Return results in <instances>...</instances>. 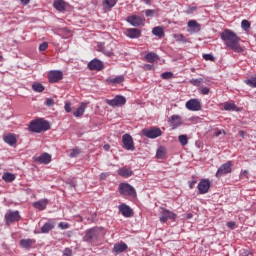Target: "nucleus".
Listing matches in <instances>:
<instances>
[{
	"mask_svg": "<svg viewBox=\"0 0 256 256\" xmlns=\"http://www.w3.org/2000/svg\"><path fill=\"white\" fill-rule=\"evenodd\" d=\"M106 103L110 107H123V105H125V103H127V99L122 95H117L113 99H110V100L107 99Z\"/></svg>",
	"mask_w": 256,
	"mask_h": 256,
	"instance_id": "7",
	"label": "nucleus"
},
{
	"mask_svg": "<svg viewBox=\"0 0 256 256\" xmlns=\"http://www.w3.org/2000/svg\"><path fill=\"white\" fill-rule=\"evenodd\" d=\"M166 154H167V150L165 149V147H159L156 151L157 159H163Z\"/></svg>",
	"mask_w": 256,
	"mask_h": 256,
	"instance_id": "36",
	"label": "nucleus"
},
{
	"mask_svg": "<svg viewBox=\"0 0 256 256\" xmlns=\"http://www.w3.org/2000/svg\"><path fill=\"white\" fill-rule=\"evenodd\" d=\"M49 47V44L47 42H43L39 45V51H45Z\"/></svg>",
	"mask_w": 256,
	"mask_h": 256,
	"instance_id": "50",
	"label": "nucleus"
},
{
	"mask_svg": "<svg viewBox=\"0 0 256 256\" xmlns=\"http://www.w3.org/2000/svg\"><path fill=\"white\" fill-rule=\"evenodd\" d=\"M85 109H87V103L82 102L80 106L73 112L74 117H83L85 114Z\"/></svg>",
	"mask_w": 256,
	"mask_h": 256,
	"instance_id": "25",
	"label": "nucleus"
},
{
	"mask_svg": "<svg viewBox=\"0 0 256 256\" xmlns=\"http://www.w3.org/2000/svg\"><path fill=\"white\" fill-rule=\"evenodd\" d=\"M5 143L13 147V145H17V138L14 136V134H7L3 137Z\"/></svg>",
	"mask_w": 256,
	"mask_h": 256,
	"instance_id": "27",
	"label": "nucleus"
},
{
	"mask_svg": "<svg viewBox=\"0 0 256 256\" xmlns=\"http://www.w3.org/2000/svg\"><path fill=\"white\" fill-rule=\"evenodd\" d=\"M58 227H59L60 229H69V224H68V223H65V222H60V223L58 224Z\"/></svg>",
	"mask_w": 256,
	"mask_h": 256,
	"instance_id": "52",
	"label": "nucleus"
},
{
	"mask_svg": "<svg viewBox=\"0 0 256 256\" xmlns=\"http://www.w3.org/2000/svg\"><path fill=\"white\" fill-rule=\"evenodd\" d=\"M168 123L172 127V129H177V127H181V125H182L181 116H179V115H172L168 119Z\"/></svg>",
	"mask_w": 256,
	"mask_h": 256,
	"instance_id": "20",
	"label": "nucleus"
},
{
	"mask_svg": "<svg viewBox=\"0 0 256 256\" xmlns=\"http://www.w3.org/2000/svg\"><path fill=\"white\" fill-rule=\"evenodd\" d=\"M97 237H99V229L90 228L85 232L84 241H86V243H91L93 239H97Z\"/></svg>",
	"mask_w": 256,
	"mask_h": 256,
	"instance_id": "13",
	"label": "nucleus"
},
{
	"mask_svg": "<svg viewBox=\"0 0 256 256\" xmlns=\"http://www.w3.org/2000/svg\"><path fill=\"white\" fill-rule=\"evenodd\" d=\"M63 255L64 256H73V250H71L70 248H65L63 251Z\"/></svg>",
	"mask_w": 256,
	"mask_h": 256,
	"instance_id": "47",
	"label": "nucleus"
},
{
	"mask_svg": "<svg viewBox=\"0 0 256 256\" xmlns=\"http://www.w3.org/2000/svg\"><path fill=\"white\" fill-rule=\"evenodd\" d=\"M195 11H197V7H190L188 13H193Z\"/></svg>",
	"mask_w": 256,
	"mask_h": 256,
	"instance_id": "58",
	"label": "nucleus"
},
{
	"mask_svg": "<svg viewBox=\"0 0 256 256\" xmlns=\"http://www.w3.org/2000/svg\"><path fill=\"white\" fill-rule=\"evenodd\" d=\"M224 110L225 111H238L237 105H235V103H225Z\"/></svg>",
	"mask_w": 256,
	"mask_h": 256,
	"instance_id": "37",
	"label": "nucleus"
},
{
	"mask_svg": "<svg viewBox=\"0 0 256 256\" xmlns=\"http://www.w3.org/2000/svg\"><path fill=\"white\" fill-rule=\"evenodd\" d=\"M79 153H81V150L80 149H73L71 152H70V157L71 158H75L77 157V155H79Z\"/></svg>",
	"mask_w": 256,
	"mask_h": 256,
	"instance_id": "44",
	"label": "nucleus"
},
{
	"mask_svg": "<svg viewBox=\"0 0 256 256\" xmlns=\"http://www.w3.org/2000/svg\"><path fill=\"white\" fill-rule=\"evenodd\" d=\"M221 135V130L215 132V137H219Z\"/></svg>",
	"mask_w": 256,
	"mask_h": 256,
	"instance_id": "60",
	"label": "nucleus"
},
{
	"mask_svg": "<svg viewBox=\"0 0 256 256\" xmlns=\"http://www.w3.org/2000/svg\"><path fill=\"white\" fill-rule=\"evenodd\" d=\"M178 140L183 147H185V145H187V143H189V140L187 139V135H180L178 137Z\"/></svg>",
	"mask_w": 256,
	"mask_h": 256,
	"instance_id": "41",
	"label": "nucleus"
},
{
	"mask_svg": "<svg viewBox=\"0 0 256 256\" xmlns=\"http://www.w3.org/2000/svg\"><path fill=\"white\" fill-rule=\"evenodd\" d=\"M187 26H188V33H199V31H201V24H199L197 21L195 20H190L188 21L187 23Z\"/></svg>",
	"mask_w": 256,
	"mask_h": 256,
	"instance_id": "18",
	"label": "nucleus"
},
{
	"mask_svg": "<svg viewBox=\"0 0 256 256\" xmlns=\"http://www.w3.org/2000/svg\"><path fill=\"white\" fill-rule=\"evenodd\" d=\"M226 226L229 229H235V222H233V221L227 222Z\"/></svg>",
	"mask_w": 256,
	"mask_h": 256,
	"instance_id": "54",
	"label": "nucleus"
},
{
	"mask_svg": "<svg viewBox=\"0 0 256 256\" xmlns=\"http://www.w3.org/2000/svg\"><path fill=\"white\" fill-rule=\"evenodd\" d=\"M152 35L158 37L159 39H163V37H165V32L161 26H156L152 29Z\"/></svg>",
	"mask_w": 256,
	"mask_h": 256,
	"instance_id": "28",
	"label": "nucleus"
},
{
	"mask_svg": "<svg viewBox=\"0 0 256 256\" xmlns=\"http://www.w3.org/2000/svg\"><path fill=\"white\" fill-rule=\"evenodd\" d=\"M50 128L49 123L41 118L29 124V131L32 133H43V131H49Z\"/></svg>",
	"mask_w": 256,
	"mask_h": 256,
	"instance_id": "2",
	"label": "nucleus"
},
{
	"mask_svg": "<svg viewBox=\"0 0 256 256\" xmlns=\"http://www.w3.org/2000/svg\"><path fill=\"white\" fill-rule=\"evenodd\" d=\"M248 175H249V171H247V170H242V171L240 172V179H245V177L248 178V177H247Z\"/></svg>",
	"mask_w": 256,
	"mask_h": 256,
	"instance_id": "51",
	"label": "nucleus"
},
{
	"mask_svg": "<svg viewBox=\"0 0 256 256\" xmlns=\"http://www.w3.org/2000/svg\"><path fill=\"white\" fill-rule=\"evenodd\" d=\"M36 161H38V163H42L43 165H49V163H51V154L44 152L37 157Z\"/></svg>",
	"mask_w": 256,
	"mask_h": 256,
	"instance_id": "24",
	"label": "nucleus"
},
{
	"mask_svg": "<svg viewBox=\"0 0 256 256\" xmlns=\"http://www.w3.org/2000/svg\"><path fill=\"white\" fill-rule=\"evenodd\" d=\"M190 83L194 87H201V83H203V78H192L190 80Z\"/></svg>",
	"mask_w": 256,
	"mask_h": 256,
	"instance_id": "39",
	"label": "nucleus"
},
{
	"mask_svg": "<svg viewBox=\"0 0 256 256\" xmlns=\"http://www.w3.org/2000/svg\"><path fill=\"white\" fill-rule=\"evenodd\" d=\"M173 38L179 43H187V38H185L183 34H174Z\"/></svg>",
	"mask_w": 256,
	"mask_h": 256,
	"instance_id": "38",
	"label": "nucleus"
},
{
	"mask_svg": "<svg viewBox=\"0 0 256 256\" xmlns=\"http://www.w3.org/2000/svg\"><path fill=\"white\" fill-rule=\"evenodd\" d=\"M233 167V162L227 161L226 163L222 164L217 172L216 177L219 179V177H223L224 175H228V173H231Z\"/></svg>",
	"mask_w": 256,
	"mask_h": 256,
	"instance_id": "6",
	"label": "nucleus"
},
{
	"mask_svg": "<svg viewBox=\"0 0 256 256\" xmlns=\"http://www.w3.org/2000/svg\"><path fill=\"white\" fill-rule=\"evenodd\" d=\"M20 1H21L22 5H29V2L31 0H20Z\"/></svg>",
	"mask_w": 256,
	"mask_h": 256,
	"instance_id": "59",
	"label": "nucleus"
},
{
	"mask_svg": "<svg viewBox=\"0 0 256 256\" xmlns=\"http://www.w3.org/2000/svg\"><path fill=\"white\" fill-rule=\"evenodd\" d=\"M53 105H55V100H53V98H48L46 100V106L47 107H53Z\"/></svg>",
	"mask_w": 256,
	"mask_h": 256,
	"instance_id": "49",
	"label": "nucleus"
},
{
	"mask_svg": "<svg viewBox=\"0 0 256 256\" xmlns=\"http://www.w3.org/2000/svg\"><path fill=\"white\" fill-rule=\"evenodd\" d=\"M162 79H173V73L172 72H164L161 74Z\"/></svg>",
	"mask_w": 256,
	"mask_h": 256,
	"instance_id": "43",
	"label": "nucleus"
},
{
	"mask_svg": "<svg viewBox=\"0 0 256 256\" xmlns=\"http://www.w3.org/2000/svg\"><path fill=\"white\" fill-rule=\"evenodd\" d=\"M118 175H120V177H131V175H133V170L129 169V168H120L118 170Z\"/></svg>",
	"mask_w": 256,
	"mask_h": 256,
	"instance_id": "30",
	"label": "nucleus"
},
{
	"mask_svg": "<svg viewBox=\"0 0 256 256\" xmlns=\"http://www.w3.org/2000/svg\"><path fill=\"white\" fill-rule=\"evenodd\" d=\"M203 59H205V61H215V57L212 54H204Z\"/></svg>",
	"mask_w": 256,
	"mask_h": 256,
	"instance_id": "45",
	"label": "nucleus"
},
{
	"mask_svg": "<svg viewBox=\"0 0 256 256\" xmlns=\"http://www.w3.org/2000/svg\"><path fill=\"white\" fill-rule=\"evenodd\" d=\"M241 27L244 31H248V29H251V23L248 20H242Z\"/></svg>",
	"mask_w": 256,
	"mask_h": 256,
	"instance_id": "42",
	"label": "nucleus"
},
{
	"mask_svg": "<svg viewBox=\"0 0 256 256\" xmlns=\"http://www.w3.org/2000/svg\"><path fill=\"white\" fill-rule=\"evenodd\" d=\"M245 84L248 85V87L256 88V77L245 80Z\"/></svg>",
	"mask_w": 256,
	"mask_h": 256,
	"instance_id": "40",
	"label": "nucleus"
},
{
	"mask_svg": "<svg viewBox=\"0 0 256 256\" xmlns=\"http://www.w3.org/2000/svg\"><path fill=\"white\" fill-rule=\"evenodd\" d=\"M53 7L57 10L63 13L65 9H67V3H65L63 0H55L53 3Z\"/></svg>",
	"mask_w": 256,
	"mask_h": 256,
	"instance_id": "26",
	"label": "nucleus"
},
{
	"mask_svg": "<svg viewBox=\"0 0 256 256\" xmlns=\"http://www.w3.org/2000/svg\"><path fill=\"white\" fill-rule=\"evenodd\" d=\"M109 83H112V85H119L125 81V77L123 75L116 76L115 78L108 79Z\"/></svg>",
	"mask_w": 256,
	"mask_h": 256,
	"instance_id": "32",
	"label": "nucleus"
},
{
	"mask_svg": "<svg viewBox=\"0 0 256 256\" xmlns=\"http://www.w3.org/2000/svg\"><path fill=\"white\" fill-rule=\"evenodd\" d=\"M170 219H177V214L168 209H163L160 214V223H167Z\"/></svg>",
	"mask_w": 256,
	"mask_h": 256,
	"instance_id": "14",
	"label": "nucleus"
},
{
	"mask_svg": "<svg viewBox=\"0 0 256 256\" xmlns=\"http://www.w3.org/2000/svg\"><path fill=\"white\" fill-rule=\"evenodd\" d=\"M2 179L6 181V183H11L12 181H15V174L6 172L3 174Z\"/></svg>",
	"mask_w": 256,
	"mask_h": 256,
	"instance_id": "35",
	"label": "nucleus"
},
{
	"mask_svg": "<svg viewBox=\"0 0 256 256\" xmlns=\"http://www.w3.org/2000/svg\"><path fill=\"white\" fill-rule=\"evenodd\" d=\"M118 190L120 195H123L124 197H136L137 195L135 188L129 183H120Z\"/></svg>",
	"mask_w": 256,
	"mask_h": 256,
	"instance_id": "3",
	"label": "nucleus"
},
{
	"mask_svg": "<svg viewBox=\"0 0 256 256\" xmlns=\"http://www.w3.org/2000/svg\"><path fill=\"white\" fill-rule=\"evenodd\" d=\"M220 39H222L224 45L228 49L234 51V53H243L244 49L239 44L241 38H239V36H237L233 30L225 29L222 31L220 34Z\"/></svg>",
	"mask_w": 256,
	"mask_h": 256,
	"instance_id": "1",
	"label": "nucleus"
},
{
	"mask_svg": "<svg viewBox=\"0 0 256 256\" xmlns=\"http://www.w3.org/2000/svg\"><path fill=\"white\" fill-rule=\"evenodd\" d=\"M4 219L6 221V225H11V223H15V221H19L21 219V215H19V211H11L9 210L5 216Z\"/></svg>",
	"mask_w": 256,
	"mask_h": 256,
	"instance_id": "10",
	"label": "nucleus"
},
{
	"mask_svg": "<svg viewBox=\"0 0 256 256\" xmlns=\"http://www.w3.org/2000/svg\"><path fill=\"white\" fill-rule=\"evenodd\" d=\"M210 188H211V182L209 181V179H202L197 185V189L200 195H205L209 193Z\"/></svg>",
	"mask_w": 256,
	"mask_h": 256,
	"instance_id": "12",
	"label": "nucleus"
},
{
	"mask_svg": "<svg viewBox=\"0 0 256 256\" xmlns=\"http://www.w3.org/2000/svg\"><path fill=\"white\" fill-rule=\"evenodd\" d=\"M209 91H210V89H209V87H201L200 88V93H201V95H209Z\"/></svg>",
	"mask_w": 256,
	"mask_h": 256,
	"instance_id": "46",
	"label": "nucleus"
},
{
	"mask_svg": "<svg viewBox=\"0 0 256 256\" xmlns=\"http://www.w3.org/2000/svg\"><path fill=\"white\" fill-rule=\"evenodd\" d=\"M63 79V72L60 70H52L48 73L49 83H57Z\"/></svg>",
	"mask_w": 256,
	"mask_h": 256,
	"instance_id": "15",
	"label": "nucleus"
},
{
	"mask_svg": "<svg viewBox=\"0 0 256 256\" xmlns=\"http://www.w3.org/2000/svg\"><path fill=\"white\" fill-rule=\"evenodd\" d=\"M238 134L242 137V139H245V135H246L245 131L240 130V131L238 132Z\"/></svg>",
	"mask_w": 256,
	"mask_h": 256,
	"instance_id": "57",
	"label": "nucleus"
},
{
	"mask_svg": "<svg viewBox=\"0 0 256 256\" xmlns=\"http://www.w3.org/2000/svg\"><path fill=\"white\" fill-rule=\"evenodd\" d=\"M64 109L66 113H71V103H66Z\"/></svg>",
	"mask_w": 256,
	"mask_h": 256,
	"instance_id": "53",
	"label": "nucleus"
},
{
	"mask_svg": "<svg viewBox=\"0 0 256 256\" xmlns=\"http://www.w3.org/2000/svg\"><path fill=\"white\" fill-rule=\"evenodd\" d=\"M0 61H3V56H0Z\"/></svg>",
	"mask_w": 256,
	"mask_h": 256,
	"instance_id": "63",
	"label": "nucleus"
},
{
	"mask_svg": "<svg viewBox=\"0 0 256 256\" xmlns=\"http://www.w3.org/2000/svg\"><path fill=\"white\" fill-rule=\"evenodd\" d=\"M123 149L126 151H135V145L133 144V137L130 134H124L122 136Z\"/></svg>",
	"mask_w": 256,
	"mask_h": 256,
	"instance_id": "8",
	"label": "nucleus"
},
{
	"mask_svg": "<svg viewBox=\"0 0 256 256\" xmlns=\"http://www.w3.org/2000/svg\"><path fill=\"white\" fill-rule=\"evenodd\" d=\"M77 184L75 182H72V187H75Z\"/></svg>",
	"mask_w": 256,
	"mask_h": 256,
	"instance_id": "62",
	"label": "nucleus"
},
{
	"mask_svg": "<svg viewBox=\"0 0 256 256\" xmlns=\"http://www.w3.org/2000/svg\"><path fill=\"white\" fill-rule=\"evenodd\" d=\"M144 68H145L147 71H151V70L153 69V65H151V64H146V65L144 66Z\"/></svg>",
	"mask_w": 256,
	"mask_h": 256,
	"instance_id": "55",
	"label": "nucleus"
},
{
	"mask_svg": "<svg viewBox=\"0 0 256 256\" xmlns=\"http://www.w3.org/2000/svg\"><path fill=\"white\" fill-rule=\"evenodd\" d=\"M145 59L148 63H157L159 61V56L154 52L146 54Z\"/></svg>",
	"mask_w": 256,
	"mask_h": 256,
	"instance_id": "29",
	"label": "nucleus"
},
{
	"mask_svg": "<svg viewBox=\"0 0 256 256\" xmlns=\"http://www.w3.org/2000/svg\"><path fill=\"white\" fill-rule=\"evenodd\" d=\"M118 211L126 219H129L131 218L132 215H134L133 208H131L129 205L125 203L119 204Z\"/></svg>",
	"mask_w": 256,
	"mask_h": 256,
	"instance_id": "11",
	"label": "nucleus"
},
{
	"mask_svg": "<svg viewBox=\"0 0 256 256\" xmlns=\"http://www.w3.org/2000/svg\"><path fill=\"white\" fill-rule=\"evenodd\" d=\"M143 136L147 137L148 139H157V137H161L163 135V132L161 131V128H150V129H144L142 130Z\"/></svg>",
	"mask_w": 256,
	"mask_h": 256,
	"instance_id": "4",
	"label": "nucleus"
},
{
	"mask_svg": "<svg viewBox=\"0 0 256 256\" xmlns=\"http://www.w3.org/2000/svg\"><path fill=\"white\" fill-rule=\"evenodd\" d=\"M129 249V246L125 242H118L114 244L113 251L116 255H121V253H125V251Z\"/></svg>",
	"mask_w": 256,
	"mask_h": 256,
	"instance_id": "22",
	"label": "nucleus"
},
{
	"mask_svg": "<svg viewBox=\"0 0 256 256\" xmlns=\"http://www.w3.org/2000/svg\"><path fill=\"white\" fill-rule=\"evenodd\" d=\"M191 71H195V68H191Z\"/></svg>",
	"mask_w": 256,
	"mask_h": 256,
	"instance_id": "64",
	"label": "nucleus"
},
{
	"mask_svg": "<svg viewBox=\"0 0 256 256\" xmlns=\"http://www.w3.org/2000/svg\"><path fill=\"white\" fill-rule=\"evenodd\" d=\"M185 107L188 111H201V100L192 98L186 102Z\"/></svg>",
	"mask_w": 256,
	"mask_h": 256,
	"instance_id": "9",
	"label": "nucleus"
},
{
	"mask_svg": "<svg viewBox=\"0 0 256 256\" xmlns=\"http://www.w3.org/2000/svg\"><path fill=\"white\" fill-rule=\"evenodd\" d=\"M87 67L90 69V71H101L104 64L101 60L95 58L88 63Z\"/></svg>",
	"mask_w": 256,
	"mask_h": 256,
	"instance_id": "16",
	"label": "nucleus"
},
{
	"mask_svg": "<svg viewBox=\"0 0 256 256\" xmlns=\"http://www.w3.org/2000/svg\"><path fill=\"white\" fill-rule=\"evenodd\" d=\"M19 245L20 247H22V249H26V251H29L30 249L33 248V245H35V239H21L19 241Z\"/></svg>",
	"mask_w": 256,
	"mask_h": 256,
	"instance_id": "21",
	"label": "nucleus"
},
{
	"mask_svg": "<svg viewBox=\"0 0 256 256\" xmlns=\"http://www.w3.org/2000/svg\"><path fill=\"white\" fill-rule=\"evenodd\" d=\"M52 229H55V223L46 222L41 227V233H49V231H52Z\"/></svg>",
	"mask_w": 256,
	"mask_h": 256,
	"instance_id": "31",
	"label": "nucleus"
},
{
	"mask_svg": "<svg viewBox=\"0 0 256 256\" xmlns=\"http://www.w3.org/2000/svg\"><path fill=\"white\" fill-rule=\"evenodd\" d=\"M126 37H129V39H139L141 37V30L138 28H128L125 32Z\"/></svg>",
	"mask_w": 256,
	"mask_h": 256,
	"instance_id": "19",
	"label": "nucleus"
},
{
	"mask_svg": "<svg viewBox=\"0 0 256 256\" xmlns=\"http://www.w3.org/2000/svg\"><path fill=\"white\" fill-rule=\"evenodd\" d=\"M49 205V200L47 198L40 199L36 202H33L32 207L38 211H45Z\"/></svg>",
	"mask_w": 256,
	"mask_h": 256,
	"instance_id": "17",
	"label": "nucleus"
},
{
	"mask_svg": "<svg viewBox=\"0 0 256 256\" xmlns=\"http://www.w3.org/2000/svg\"><path fill=\"white\" fill-rule=\"evenodd\" d=\"M99 51H101L104 55H106V57H113L114 55L113 48H107L100 45Z\"/></svg>",
	"mask_w": 256,
	"mask_h": 256,
	"instance_id": "33",
	"label": "nucleus"
},
{
	"mask_svg": "<svg viewBox=\"0 0 256 256\" xmlns=\"http://www.w3.org/2000/svg\"><path fill=\"white\" fill-rule=\"evenodd\" d=\"M32 89L35 91V93H43L45 91V86L39 82H36L32 85Z\"/></svg>",
	"mask_w": 256,
	"mask_h": 256,
	"instance_id": "34",
	"label": "nucleus"
},
{
	"mask_svg": "<svg viewBox=\"0 0 256 256\" xmlns=\"http://www.w3.org/2000/svg\"><path fill=\"white\" fill-rule=\"evenodd\" d=\"M146 17H153L155 15V10L147 9L145 10Z\"/></svg>",
	"mask_w": 256,
	"mask_h": 256,
	"instance_id": "48",
	"label": "nucleus"
},
{
	"mask_svg": "<svg viewBox=\"0 0 256 256\" xmlns=\"http://www.w3.org/2000/svg\"><path fill=\"white\" fill-rule=\"evenodd\" d=\"M117 1L118 0H102L103 11L106 13L111 11V9L117 5Z\"/></svg>",
	"mask_w": 256,
	"mask_h": 256,
	"instance_id": "23",
	"label": "nucleus"
},
{
	"mask_svg": "<svg viewBox=\"0 0 256 256\" xmlns=\"http://www.w3.org/2000/svg\"><path fill=\"white\" fill-rule=\"evenodd\" d=\"M195 183H197V180H192L189 184L190 189H193L195 187Z\"/></svg>",
	"mask_w": 256,
	"mask_h": 256,
	"instance_id": "56",
	"label": "nucleus"
},
{
	"mask_svg": "<svg viewBox=\"0 0 256 256\" xmlns=\"http://www.w3.org/2000/svg\"><path fill=\"white\" fill-rule=\"evenodd\" d=\"M110 147H111V146H109V144L104 145L105 151H109Z\"/></svg>",
	"mask_w": 256,
	"mask_h": 256,
	"instance_id": "61",
	"label": "nucleus"
},
{
	"mask_svg": "<svg viewBox=\"0 0 256 256\" xmlns=\"http://www.w3.org/2000/svg\"><path fill=\"white\" fill-rule=\"evenodd\" d=\"M127 23L132 25V27H144L145 26V18L138 16V15H132L127 17Z\"/></svg>",
	"mask_w": 256,
	"mask_h": 256,
	"instance_id": "5",
	"label": "nucleus"
}]
</instances>
